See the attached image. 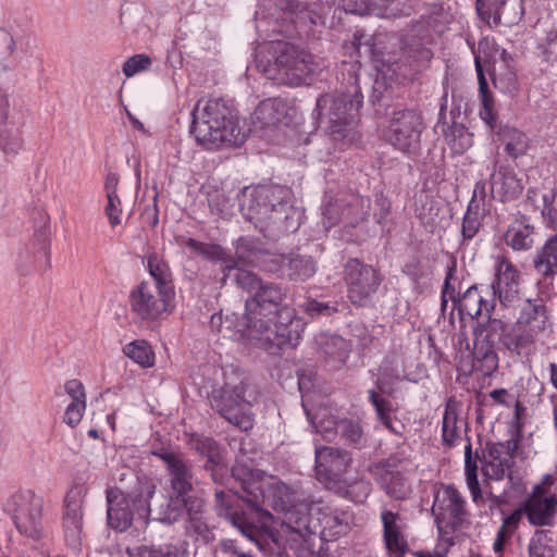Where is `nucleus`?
<instances>
[{
    "label": "nucleus",
    "instance_id": "11",
    "mask_svg": "<svg viewBox=\"0 0 557 557\" xmlns=\"http://www.w3.org/2000/svg\"><path fill=\"white\" fill-rule=\"evenodd\" d=\"M248 383L239 380L237 383L226 382L212 391L210 404L222 418L242 431L253 426L251 403L247 398Z\"/></svg>",
    "mask_w": 557,
    "mask_h": 557
},
{
    "label": "nucleus",
    "instance_id": "46",
    "mask_svg": "<svg viewBox=\"0 0 557 557\" xmlns=\"http://www.w3.org/2000/svg\"><path fill=\"white\" fill-rule=\"evenodd\" d=\"M490 208L479 207L478 205H468L467 212L462 221L463 239H472L482 226L483 219L488 214Z\"/></svg>",
    "mask_w": 557,
    "mask_h": 557
},
{
    "label": "nucleus",
    "instance_id": "47",
    "mask_svg": "<svg viewBox=\"0 0 557 557\" xmlns=\"http://www.w3.org/2000/svg\"><path fill=\"white\" fill-rule=\"evenodd\" d=\"M430 41L431 35L429 30L425 29L422 24H417L407 35L405 46L410 49V51L418 52L420 58L429 60L431 58V52L424 46L430 44Z\"/></svg>",
    "mask_w": 557,
    "mask_h": 557
},
{
    "label": "nucleus",
    "instance_id": "51",
    "mask_svg": "<svg viewBox=\"0 0 557 557\" xmlns=\"http://www.w3.org/2000/svg\"><path fill=\"white\" fill-rule=\"evenodd\" d=\"M446 140L454 153L462 154L472 146V134L462 125H454L447 133Z\"/></svg>",
    "mask_w": 557,
    "mask_h": 557
},
{
    "label": "nucleus",
    "instance_id": "61",
    "mask_svg": "<svg viewBox=\"0 0 557 557\" xmlns=\"http://www.w3.org/2000/svg\"><path fill=\"white\" fill-rule=\"evenodd\" d=\"M299 307L304 312L308 313L311 318L318 315L330 317L333 313L337 312V308L335 306H331L327 302H322L314 299H310L305 304L300 305Z\"/></svg>",
    "mask_w": 557,
    "mask_h": 557
},
{
    "label": "nucleus",
    "instance_id": "20",
    "mask_svg": "<svg viewBox=\"0 0 557 557\" xmlns=\"http://www.w3.org/2000/svg\"><path fill=\"white\" fill-rule=\"evenodd\" d=\"M86 491L83 486L72 487L64 499V513L62 518L64 540L74 550L82 544L83 504Z\"/></svg>",
    "mask_w": 557,
    "mask_h": 557
},
{
    "label": "nucleus",
    "instance_id": "15",
    "mask_svg": "<svg viewBox=\"0 0 557 557\" xmlns=\"http://www.w3.org/2000/svg\"><path fill=\"white\" fill-rule=\"evenodd\" d=\"M344 280L350 302L358 307H366L376 294L383 277L374 267L351 258L344 267Z\"/></svg>",
    "mask_w": 557,
    "mask_h": 557
},
{
    "label": "nucleus",
    "instance_id": "41",
    "mask_svg": "<svg viewBox=\"0 0 557 557\" xmlns=\"http://www.w3.org/2000/svg\"><path fill=\"white\" fill-rule=\"evenodd\" d=\"M475 70L478 73L479 92L482 103L480 116L490 127L493 128L497 120V114L494 109V97L488 90L487 81L479 59H475Z\"/></svg>",
    "mask_w": 557,
    "mask_h": 557
},
{
    "label": "nucleus",
    "instance_id": "8",
    "mask_svg": "<svg viewBox=\"0 0 557 557\" xmlns=\"http://www.w3.org/2000/svg\"><path fill=\"white\" fill-rule=\"evenodd\" d=\"M299 510L306 511V515L299 519H294V516L289 518L295 521L294 532L304 541H307L306 535L318 532L325 539L346 534L354 520L350 511L324 505L322 502H301Z\"/></svg>",
    "mask_w": 557,
    "mask_h": 557
},
{
    "label": "nucleus",
    "instance_id": "54",
    "mask_svg": "<svg viewBox=\"0 0 557 557\" xmlns=\"http://www.w3.org/2000/svg\"><path fill=\"white\" fill-rule=\"evenodd\" d=\"M233 271H235L233 281L237 287L248 293L250 297L260 289V285L263 281L256 273L240 268H235Z\"/></svg>",
    "mask_w": 557,
    "mask_h": 557
},
{
    "label": "nucleus",
    "instance_id": "62",
    "mask_svg": "<svg viewBox=\"0 0 557 557\" xmlns=\"http://www.w3.org/2000/svg\"><path fill=\"white\" fill-rule=\"evenodd\" d=\"M107 200L104 212L109 219L110 225L115 227L120 225L123 220L122 201L119 195L107 197Z\"/></svg>",
    "mask_w": 557,
    "mask_h": 557
},
{
    "label": "nucleus",
    "instance_id": "14",
    "mask_svg": "<svg viewBox=\"0 0 557 557\" xmlns=\"http://www.w3.org/2000/svg\"><path fill=\"white\" fill-rule=\"evenodd\" d=\"M424 128L422 114L414 109L395 111L389 119L384 137L397 150L413 153L420 147Z\"/></svg>",
    "mask_w": 557,
    "mask_h": 557
},
{
    "label": "nucleus",
    "instance_id": "19",
    "mask_svg": "<svg viewBox=\"0 0 557 557\" xmlns=\"http://www.w3.org/2000/svg\"><path fill=\"white\" fill-rule=\"evenodd\" d=\"M500 324V320L493 319L487 323H478L473 327L472 368L483 376H490L498 368V356L494 349L493 341L490 339V330H495Z\"/></svg>",
    "mask_w": 557,
    "mask_h": 557
},
{
    "label": "nucleus",
    "instance_id": "6",
    "mask_svg": "<svg viewBox=\"0 0 557 557\" xmlns=\"http://www.w3.org/2000/svg\"><path fill=\"white\" fill-rule=\"evenodd\" d=\"M362 100L363 96L356 85L346 91L324 94L318 98L315 117L334 141L348 137Z\"/></svg>",
    "mask_w": 557,
    "mask_h": 557
},
{
    "label": "nucleus",
    "instance_id": "2",
    "mask_svg": "<svg viewBox=\"0 0 557 557\" xmlns=\"http://www.w3.org/2000/svg\"><path fill=\"white\" fill-rule=\"evenodd\" d=\"M481 461L484 476L483 490L480 487L478 479L476 461L472 459L471 444H468L465 448V470L467 485L473 502L478 504L483 499V493H485L494 505L505 503L512 486V455L503 444H487Z\"/></svg>",
    "mask_w": 557,
    "mask_h": 557
},
{
    "label": "nucleus",
    "instance_id": "44",
    "mask_svg": "<svg viewBox=\"0 0 557 557\" xmlns=\"http://www.w3.org/2000/svg\"><path fill=\"white\" fill-rule=\"evenodd\" d=\"M148 269L152 277L148 281L150 284H156L162 289L174 293V286L172 281V273L169 264L157 253H151L148 257Z\"/></svg>",
    "mask_w": 557,
    "mask_h": 557
},
{
    "label": "nucleus",
    "instance_id": "42",
    "mask_svg": "<svg viewBox=\"0 0 557 557\" xmlns=\"http://www.w3.org/2000/svg\"><path fill=\"white\" fill-rule=\"evenodd\" d=\"M498 135L506 153L511 158L516 159L527 153L530 140L522 131L505 126L500 128Z\"/></svg>",
    "mask_w": 557,
    "mask_h": 557
},
{
    "label": "nucleus",
    "instance_id": "24",
    "mask_svg": "<svg viewBox=\"0 0 557 557\" xmlns=\"http://www.w3.org/2000/svg\"><path fill=\"white\" fill-rule=\"evenodd\" d=\"M367 471L380 484L385 493L395 499H405L410 493V486L404 475L395 469L389 460L368 466Z\"/></svg>",
    "mask_w": 557,
    "mask_h": 557
},
{
    "label": "nucleus",
    "instance_id": "52",
    "mask_svg": "<svg viewBox=\"0 0 557 557\" xmlns=\"http://www.w3.org/2000/svg\"><path fill=\"white\" fill-rule=\"evenodd\" d=\"M339 433L350 445L361 448L364 443L363 430L359 422L348 419L339 420Z\"/></svg>",
    "mask_w": 557,
    "mask_h": 557
},
{
    "label": "nucleus",
    "instance_id": "10",
    "mask_svg": "<svg viewBox=\"0 0 557 557\" xmlns=\"http://www.w3.org/2000/svg\"><path fill=\"white\" fill-rule=\"evenodd\" d=\"M244 491L246 493L245 499L253 510L255 517L262 513H268L263 509L270 506L277 511L285 513L286 524L294 532L295 521H292L289 516L294 519H299L306 515V511H300V504H295V494L292 488L282 483H269L263 480L244 482Z\"/></svg>",
    "mask_w": 557,
    "mask_h": 557
},
{
    "label": "nucleus",
    "instance_id": "40",
    "mask_svg": "<svg viewBox=\"0 0 557 557\" xmlns=\"http://www.w3.org/2000/svg\"><path fill=\"white\" fill-rule=\"evenodd\" d=\"M534 267L546 277L557 275V235L549 237L534 258Z\"/></svg>",
    "mask_w": 557,
    "mask_h": 557
},
{
    "label": "nucleus",
    "instance_id": "5",
    "mask_svg": "<svg viewBox=\"0 0 557 557\" xmlns=\"http://www.w3.org/2000/svg\"><path fill=\"white\" fill-rule=\"evenodd\" d=\"M299 326L300 321L296 319L295 310L285 306L270 318L244 315L238 331L246 329L248 337L258 347L270 354H277L286 346L296 345L300 336Z\"/></svg>",
    "mask_w": 557,
    "mask_h": 557
},
{
    "label": "nucleus",
    "instance_id": "53",
    "mask_svg": "<svg viewBox=\"0 0 557 557\" xmlns=\"http://www.w3.org/2000/svg\"><path fill=\"white\" fill-rule=\"evenodd\" d=\"M277 102L272 99L262 101L255 110L253 117L264 126L275 125L281 120Z\"/></svg>",
    "mask_w": 557,
    "mask_h": 557
},
{
    "label": "nucleus",
    "instance_id": "9",
    "mask_svg": "<svg viewBox=\"0 0 557 557\" xmlns=\"http://www.w3.org/2000/svg\"><path fill=\"white\" fill-rule=\"evenodd\" d=\"M432 513L438 530V541L446 544V549L470 529L466 502L453 486H446L437 494Z\"/></svg>",
    "mask_w": 557,
    "mask_h": 557
},
{
    "label": "nucleus",
    "instance_id": "22",
    "mask_svg": "<svg viewBox=\"0 0 557 557\" xmlns=\"http://www.w3.org/2000/svg\"><path fill=\"white\" fill-rule=\"evenodd\" d=\"M414 0H342L345 12L351 14H375L383 17L409 15Z\"/></svg>",
    "mask_w": 557,
    "mask_h": 557
},
{
    "label": "nucleus",
    "instance_id": "16",
    "mask_svg": "<svg viewBox=\"0 0 557 557\" xmlns=\"http://www.w3.org/2000/svg\"><path fill=\"white\" fill-rule=\"evenodd\" d=\"M246 493L238 496L232 491L215 490V509L219 516L227 518L242 534L256 541L259 533V519L255 517L253 510L245 499Z\"/></svg>",
    "mask_w": 557,
    "mask_h": 557
},
{
    "label": "nucleus",
    "instance_id": "31",
    "mask_svg": "<svg viewBox=\"0 0 557 557\" xmlns=\"http://www.w3.org/2000/svg\"><path fill=\"white\" fill-rule=\"evenodd\" d=\"M493 308L494 306L491 302L484 300L476 285H472L459 296L456 305L451 307L450 314H453L455 310H458L461 317L468 315L471 319H475L481 315L482 312H486L490 321L492 320L490 313Z\"/></svg>",
    "mask_w": 557,
    "mask_h": 557
},
{
    "label": "nucleus",
    "instance_id": "57",
    "mask_svg": "<svg viewBox=\"0 0 557 557\" xmlns=\"http://www.w3.org/2000/svg\"><path fill=\"white\" fill-rule=\"evenodd\" d=\"M23 148V138L18 131L4 129L0 133V149L9 156H16Z\"/></svg>",
    "mask_w": 557,
    "mask_h": 557
},
{
    "label": "nucleus",
    "instance_id": "4",
    "mask_svg": "<svg viewBox=\"0 0 557 557\" xmlns=\"http://www.w3.org/2000/svg\"><path fill=\"white\" fill-rule=\"evenodd\" d=\"M121 486L107 490V520L111 529L117 532L126 531L133 523L134 512L131 504L143 519L151 513L150 500L156 493L154 482L147 476L123 475Z\"/></svg>",
    "mask_w": 557,
    "mask_h": 557
},
{
    "label": "nucleus",
    "instance_id": "27",
    "mask_svg": "<svg viewBox=\"0 0 557 557\" xmlns=\"http://www.w3.org/2000/svg\"><path fill=\"white\" fill-rule=\"evenodd\" d=\"M520 275L515 265L505 257H498L495 268V281L492 288L502 302L511 301L519 293Z\"/></svg>",
    "mask_w": 557,
    "mask_h": 557
},
{
    "label": "nucleus",
    "instance_id": "34",
    "mask_svg": "<svg viewBox=\"0 0 557 557\" xmlns=\"http://www.w3.org/2000/svg\"><path fill=\"white\" fill-rule=\"evenodd\" d=\"M318 354L326 362L342 364L348 357V345L346 341L333 334H320L315 338Z\"/></svg>",
    "mask_w": 557,
    "mask_h": 557
},
{
    "label": "nucleus",
    "instance_id": "30",
    "mask_svg": "<svg viewBox=\"0 0 557 557\" xmlns=\"http://www.w3.org/2000/svg\"><path fill=\"white\" fill-rule=\"evenodd\" d=\"M522 180L512 171L500 170L492 175L491 193L493 198L508 201L518 198L523 191Z\"/></svg>",
    "mask_w": 557,
    "mask_h": 557
},
{
    "label": "nucleus",
    "instance_id": "13",
    "mask_svg": "<svg viewBox=\"0 0 557 557\" xmlns=\"http://www.w3.org/2000/svg\"><path fill=\"white\" fill-rule=\"evenodd\" d=\"M174 293L162 289L156 284L141 282L135 286L128 297L131 312L141 321L161 320L171 312V299Z\"/></svg>",
    "mask_w": 557,
    "mask_h": 557
},
{
    "label": "nucleus",
    "instance_id": "38",
    "mask_svg": "<svg viewBox=\"0 0 557 557\" xmlns=\"http://www.w3.org/2000/svg\"><path fill=\"white\" fill-rule=\"evenodd\" d=\"M272 255L273 253L258 249L250 240L239 238L236 243L235 256H233V258L236 261V268L243 264L257 267L265 271L268 257H272Z\"/></svg>",
    "mask_w": 557,
    "mask_h": 557
},
{
    "label": "nucleus",
    "instance_id": "32",
    "mask_svg": "<svg viewBox=\"0 0 557 557\" xmlns=\"http://www.w3.org/2000/svg\"><path fill=\"white\" fill-rule=\"evenodd\" d=\"M186 246L197 252L199 256L223 265V282L232 275L236 268V261L233 256L228 255L223 247L216 244H207L198 242L194 238L186 239Z\"/></svg>",
    "mask_w": 557,
    "mask_h": 557
},
{
    "label": "nucleus",
    "instance_id": "43",
    "mask_svg": "<svg viewBox=\"0 0 557 557\" xmlns=\"http://www.w3.org/2000/svg\"><path fill=\"white\" fill-rule=\"evenodd\" d=\"M537 336L539 334L517 324L511 333L504 335L503 344L510 352L517 355L529 354Z\"/></svg>",
    "mask_w": 557,
    "mask_h": 557
},
{
    "label": "nucleus",
    "instance_id": "59",
    "mask_svg": "<svg viewBox=\"0 0 557 557\" xmlns=\"http://www.w3.org/2000/svg\"><path fill=\"white\" fill-rule=\"evenodd\" d=\"M152 64V60L147 54H135L128 58L123 64V73L126 77H132L137 73L147 71Z\"/></svg>",
    "mask_w": 557,
    "mask_h": 557
},
{
    "label": "nucleus",
    "instance_id": "60",
    "mask_svg": "<svg viewBox=\"0 0 557 557\" xmlns=\"http://www.w3.org/2000/svg\"><path fill=\"white\" fill-rule=\"evenodd\" d=\"M369 397L375 408L379 419L386 428L392 429L389 401L381 397L375 391H370Z\"/></svg>",
    "mask_w": 557,
    "mask_h": 557
},
{
    "label": "nucleus",
    "instance_id": "48",
    "mask_svg": "<svg viewBox=\"0 0 557 557\" xmlns=\"http://www.w3.org/2000/svg\"><path fill=\"white\" fill-rule=\"evenodd\" d=\"M123 352L137 364L150 368L154 364V354L146 341H133L123 347Z\"/></svg>",
    "mask_w": 557,
    "mask_h": 557
},
{
    "label": "nucleus",
    "instance_id": "1",
    "mask_svg": "<svg viewBox=\"0 0 557 557\" xmlns=\"http://www.w3.org/2000/svg\"><path fill=\"white\" fill-rule=\"evenodd\" d=\"M240 209L248 221L261 232H295L302 212L292 205V191L281 185H259L244 193Z\"/></svg>",
    "mask_w": 557,
    "mask_h": 557
},
{
    "label": "nucleus",
    "instance_id": "33",
    "mask_svg": "<svg viewBox=\"0 0 557 557\" xmlns=\"http://www.w3.org/2000/svg\"><path fill=\"white\" fill-rule=\"evenodd\" d=\"M398 515L384 510L381 519L384 527V541L391 557H403L408 550V544L397 524Z\"/></svg>",
    "mask_w": 557,
    "mask_h": 557
},
{
    "label": "nucleus",
    "instance_id": "7",
    "mask_svg": "<svg viewBox=\"0 0 557 557\" xmlns=\"http://www.w3.org/2000/svg\"><path fill=\"white\" fill-rule=\"evenodd\" d=\"M274 57L264 69L265 75L277 84L287 86L309 85L318 71L314 57L289 42L277 41L271 45Z\"/></svg>",
    "mask_w": 557,
    "mask_h": 557
},
{
    "label": "nucleus",
    "instance_id": "35",
    "mask_svg": "<svg viewBox=\"0 0 557 557\" xmlns=\"http://www.w3.org/2000/svg\"><path fill=\"white\" fill-rule=\"evenodd\" d=\"M557 196L555 187H533L528 189L527 201L537 210L541 215L553 222L556 219L557 210L554 202Z\"/></svg>",
    "mask_w": 557,
    "mask_h": 557
},
{
    "label": "nucleus",
    "instance_id": "23",
    "mask_svg": "<svg viewBox=\"0 0 557 557\" xmlns=\"http://www.w3.org/2000/svg\"><path fill=\"white\" fill-rule=\"evenodd\" d=\"M476 10L495 24L508 27L517 25L524 15L523 0H476Z\"/></svg>",
    "mask_w": 557,
    "mask_h": 557
},
{
    "label": "nucleus",
    "instance_id": "26",
    "mask_svg": "<svg viewBox=\"0 0 557 557\" xmlns=\"http://www.w3.org/2000/svg\"><path fill=\"white\" fill-rule=\"evenodd\" d=\"M285 298L286 290L283 289L281 285L274 282L263 281L260 285V289L246 300L247 312L245 315L251 314V317H253L257 314V317H263L261 313L262 310L274 311V314H276V311L282 308L281 305Z\"/></svg>",
    "mask_w": 557,
    "mask_h": 557
},
{
    "label": "nucleus",
    "instance_id": "55",
    "mask_svg": "<svg viewBox=\"0 0 557 557\" xmlns=\"http://www.w3.org/2000/svg\"><path fill=\"white\" fill-rule=\"evenodd\" d=\"M371 483L366 479H355L345 484L344 495L356 504H363L371 494Z\"/></svg>",
    "mask_w": 557,
    "mask_h": 557
},
{
    "label": "nucleus",
    "instance_id": "39",
    "mask_svg": "<svg viewBox=\"0 0 557 557\" xmlns=\"http://www.w3.org/2000/svg\"><path fill=\"white\" fill-rule=\"evenodd\" d=\"M189 446L199 455L207 458L205 469L211 471L213 481H216L215 468L221 463V454L218 443L211 437L195 435L189 441Z\"/></svg>",
    "mask_w": 557,
    "mask_h": 557
},
{
    "label": "nucleus",
    "instance_id": "29",
    "mask_svg": "<svg viewBox=\"0 0 557 557\" xmlns=\"http://www.w3.org/2000/svg\"><path fill=\"white\" fill-rule=\"evenodd\" d=\"M557 499L555 496L534 495L522 506L529 522L533 525H549L556 512Z\"/></svg>",
    "mask_w": 557,
    "mask_h": 557
},
{
    "label": "nucleus",
    "instance_id": "18",
    "mask_svg": "<svg viewBox=\"0 0 557 557\" xmlns=\"http://www.w3.org/2000/svg\"><path fill=\"white\" fill-rule=\"evenodd\" d=\"M265 271L278 278L306 282L317 272V263L313 258L299 253H273L268 257Z\"/></svg>",
    "mask_w": 557,
    "mask_h": 557
},
{
    "label": "nucleus",
    "instance_id": "25",
    "mask_svg": "<svg viewBox=\"0 0 557 557\" xmlns=\"http://www.w3.org/2000/svg\"><path fill=\"white\" fill-rule=\"evenodd\" d=\"M351 460V455L346 450L330 446L315 448L317 473L330 481L337 480L346 471Z\"/></svg>",
    "mask_w": 557,
    "mask_h": 557
},
{
    "label": "nucleus",
    "instance_id": "17",
    "mask_svg": "<svg viewBox=\"0 0 557 557\" xmlns=\"http://www.w3.org/2000/svg\"><path fill=\"white\" fill-rule=\"evenodd\" d=\"M370 200L355 193H343L330 199L323 207V223L332 227L338 223L356 226L369 214Z\"/></svg>",
    "mask_w": 557,
    "mask_h": 557
},
{
    "label": "nucleus",
    "instance_id": "37",
    "mask_svg": "<svg viewBox=\"0 0 557 557\" xmlns=\"http://www.w3.org/2000/svg\"><path fill=\"white\" fill-rule=\"evenodd\" d=\"M533 233L534 226L529 224L525 216H522L507 228L504 236L506 245L515 251L529 250L534 244Z\"/></svg>",
    "mask_w": 557,
    "mask_h": 557
},
{
    "label": "nucleus",
    "instance_id": "36",
    "mask_svg": "<svg viewBox=\"0 0 557 557\" xmlns=\"http://www.w3.org/2000/svg\"><path fill=\"white\" fill-rule=\"evenodd\" d=\"M21 37L10 29L0 27V77L12 73L17 67V45Z\"/></svg>",
    "mask_w": 557,
    "mask_h": 557
},
{
    "label": "nucleus",
    "instance_id": "49",
    "mask_svg": "<svg viewBox=\"0 0 557 557\" xmlns=\"http://www.w3.org/2000/svg\"><path fill=\"white\" fill-rule=\"evenodd\" d=\"M129 557H178L180 549L172 543H163L159 545H141L127 548Z\"/></svg>",
    "mask_w": 557,
    "mask_h": 557
},
{
    "label": "nucleus",
    "instance_id": "50",
    "mask_svg": "<svg viewBox=\"0 0 557 557\" xmlns=\"http://www.w3.org/2000/svg\"><path fill=\"white\" fill-rule=\"evenodd\" d=\"M457 411L454 404L447 403L445 412L443 416L442 436L443 442L447 446H451L455 441L459 437V428L457 425Z\"/></svg>",
    "mask_w": 557,
    "mask_h": 557
},
{
    "label": "nucleus",
    "instance_id": "56",
    "mask_svg": "<svg viewBox=\"0 0 557 557\" xmlns=\"http://www.w3.org/2000/svg\"><path fill=\"white\" fill-rule=\"evenodd\" d=\"M548 531L537 530L529 544L530 557H554V550L549 546Z\"/></svg>",
    "mask_w": 557,
    "mask_h": 557
},
{
    "label": "nucleus",
    "instance_id": "63",
    "mask_svg": "<svg viewBox=\"0 0 557 557\" xmlns=\"http://www.w3.org/2000/svg\"><path fill=\"white\" fill-rule=\"evenodd\" d=\"M540 48L547 62L557 61V26L546 34Z\"/></svg>",
    "mask_w": 557,
    "mask_h": 557
},
{
    "label": "nucleus",
    "instance_id": "3",
    "mask_svg": "<svg viewBox=\"0 0 557 557\" xmlns=\"http://www.w3.org/2000/svg\"><path fill=\"white\" fill-rule=\"evenodd\" d=\"M190 132L196 141L208 150L223 145L240 146L245 141L233 109L222 99H209L203 106L201 101L197 102Z\"/></svg>",
    "mask_w": 557,
    "mask_h": 557
},
{
    "label": "nucleus",
    "instance_id": "64",
    "mask_svg": "<svg viewBox=\"0 0 557 557\" xmlns=\"http://www.w3.org/2000/svg\"><path fill=\"white\" fill-rule=\"evenodd\" d=\"M314 428L325 440L331 441L339 432V421L333 417L325 418L323 416L314 423Z\"/></svg>",
    "mask_w": 557,
    "mask_h": 557
},
{
    "label": "nucleus",
    "instance_id": "21",
    "mask_svg": "<svg viewBox=\"0 0 557 557\" xmlns=\"http://www.w3.org/2000/svg\"><path fill=\"white\" fill-rule=\"evenodd\" d=\"M160 458L166 466L172 493L191 512L193 507H188L186 496L193 491L194 486L193 465L181 454L173 451L162 453Z\"/></svg>",
    "mask_w": 557,
    "mask_h": 557
},
{
    "label": "nucleus",
    "instance_id": "28",
    "mask_svg": "<svg viewBox=\"0 0 557 557\" xmlns=\"http://www.w3.org/2000/svg\"><path fill=\"white\" fill-rule=\"evenodd\" d=\"M517 324L533 333H543L548 325V314L544 301L540 298L527 299L521 308Z\"/></svg>",
    "mask_w": 557,
    "mask_h": 557
},
{
    "label": "nucleus",
    "instance_id": "45",
    "mask_svg": "<svg viewBox=\"0 0 557 557\" xmlns=\"http://www.w3.org/2000/svg\"><path fill=\"white\" fill-rule=\"evenodd\" d=\"M178 500L180 499H174L172 496L161 495L160 499L154 502L153 508L151 507L150 516H153V520L162 523H175L181 517Z\"/></svg>",
    "mask_w": 557,
    "mask_h": 557
},
{
    "label": "nucleus",
    "instance_id": "58",
    "mask_svg": "<svg viewBox=\"0 0 557 557\" xmlns=\"http://www.w3.org/2000/svg\"><path fill=\"white\" fill-rule=\"evenodd\" d=\"M208 205L212 213L224 215L231 208V200L225 191L219 188L208 191Z\"/></svg>",
    "mask_w": 557,
    "mask_h": 557
},
{
    "label": "nucleus",
    "instance_id": "12",
    "mask_svg": "<svg viewBox=\"0 0 557 557\" xmlns=\"http://www.w3.org/2000/svg\"><path fill=\"white\" fill-rule=\"evenodd\" d=\"M18 532L34 541L44 539L42 499L32 490L14 493L4 504Z\"/></svg>",
    "mask_w": 557,
    "mask_h": 557
}]
</instances>
